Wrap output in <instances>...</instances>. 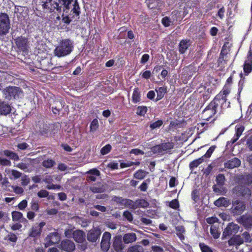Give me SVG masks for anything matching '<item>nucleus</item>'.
<instances>
[{"label":"nucleus","instance_id":"aec40b11","mask_svg":"<svg viewBox=\"0 0 252 252\" xmlns=\"http://www.w3.org/2000/svg\"><path fill=\"white\" fill-rule=\"evenodd\" d=\"M244 242V240L242 238L241 236L236 235L232 237L228 241V244L229 246H235L236 249H239V246Z\"/></svg>","mask_w":252,"mask_h":252},{"label":"nucleus","instance_id":"680f3d73","mask_svg":"<svg viewBox=\"0 0 252 252\" xmlns=\"http://www.w3.org/2000/svg\"><path fill=\"white\" fill-rule=\"evenodd\" d=\"M123 216L129 221H131L133 220L132 215L128 211H125L123 213Z\"/></svg>","mask_w":252,"mask_h":252},{"label":"nucleus","instance_id":"20e7f679","mask_svg":"<svg viewBox=\"0 0 252 252\" xmlns=\"http://www.w3.org/2000/svg\"><path fill=\"white\" fill-rule=\"evenodd\" d=\"M10 28L8 15L5 13H0V37L6 35Z\"/></svg>","mask_w":252,"mask_h":252},{"label":"nucleus","instance_id":"13d9d810","mask_svg":"<svg viewBox=\"0 0 252 252\" xmlns=\"http://www.w3.org/2000/svg\"><path fill=\"white\" fill-rule=\"evenodd\" d=\"M0 164L2 166H10L11 165V162L7 158H0Z\"/></svg>","mask_w":252,"mask_h":252},{"label":"nucleus","instance_id":"72a5a7b5","mask_svg":"<svg viewBox=\"0 0 252 252\" xmlns=\"http://www.w3.org/2000/svg\"><path fill=\"white\" fill-rule=\"evenodd\" d=\"M210 233L214 239H218L219 238L220 234V231L219 230L218 226L212 225L210 228Z\"/></svg>","mask_w":252,"mask_h":252},{"label":"nucleus","instance_id":"c9c22d12","mask_svg":"<svg viewBox=\"0 0 252 252\" xmlns=\"http://www.w3.org/2000/svg\"><path fill=\"white\" fill-rule=\"evenodd\" d=\"M135 209L139 207L145 208L149 205V203L145 200L139 199L134 201Z\"/></svg>","mask_w":252,"mask_h":252},{"label":"nucleus","instance_id":"052dcab7","mask_svg":"<svg viewBox=\"0 0 252 252\" xmlns=\"http://www.w3.org/2000/svg\"><path fill=\"white\" fill-rule=\"evenodd\" d=\"M216 147L215 146H212L211 147H210L209 149L207 150L206 154L204 155H203L204 158H210L212 155V153H213V152L214 151Z\"/></svg>","mask_w":252,"mask_h":252},{"label":"nucleus","instance_id":"2eb2a0df","mask_svg":"<svg viewBox=\"0 0 252 252\" xmlns=\"http://www.w3.org/2000/svg\"><path fill=\"white\" fill-rule=\"evenodd\" d=\"M18 48L23 51L26 52L28 49V39L23 37H19L15 39Z\"/></svg>","mask_w":252,"mask_h":252},{"label":"nucleus","instance_id":"f704fd0d","mask_svg":"<svg viewBox=\"0 0 252 252\" xmlns=\"http://www.w3.org/2000/svg\"><path fill=\"white\" fill-rule=\"evenodd\" d=\"M176 230L177 232V235L181 240H183L185 239L184 234L185 232V229L182 225H178L176 227Z\"/></svg>","mask_w":252,"mask_h":252},{"label":"nucleus","instance_id":"f257e3e1","mask_svg":"<svg viewBox=\"0 0 252 252\" xmlns=\"http://www.w3.org/2000/svg\"><path fill=\"white\" fill-rule=\"evenodd\" d=\"M39 6H41L45 12H52L56 10L63 11L62 21L68 24L80 14V8L77 0H38Z\"/></svg>","mask_w":252,"mask_h":252},{"label":"nucleus","instance_id":"8fccbe9b","mask_svg":"<svg viewBox=\"0 0 252 252\" xmlns=\"http://www.w3.org/2000/svg\"><path fill=\"white\" fill-rule=\"evenodd\" d=\"M112 149V146L110 144H107L104 146L100 150V153L102 155H105L109 153Z\"/></svg>","mask_w":252,"mask_h":252},{"label":"nucleus","instance_id":"5fc2aeb1","mask_svg":"<svg viewBox=\"0 0 252 252\" xmlns=\"http://www.w3.org/2000/svg\"><path fill=\"white\" fill-rule=\"evenodd\" d=\"M125 198H123L122 197L114 196L112 198V201L116 202L117 204H119L120 205L123 206L124 203Z\"/></svg>","mask_w":252,"mask_h":252},{"label":"nucleus","instance_id":"338daca9","mask_svg":"<svg viewBox=\"0 0 252 252\" xmlns=\"http://www.w3.org/2000/svg\"><path fill=\"white\" fill-rule=\"evenodd\" d=\"M218 219L215 216L209 217L206 219V222L209 224H213L218 221Z\"/></svg>","mask_w":252,"mask_h":252},{"label":"nucleus","instance_id":"4be33fe9","mask_svg":"<svg viewBox=\"0 0 252 252\" xmlns=\"http://www.w3.org/2000/svg\"><path fill=\"white\" fill-rule=\"evenodd\" d=\"M100 171L96 169H93L88 172L87 180L89 182H94L96 180V177L99 176Z\"/></svg>","mask_w":252,"mask_h":252},{"label":"nucleus","instance_id":"e2e57ef3","mask_svg":"<svg viewBox=\"0 0 252 252\" xmlns=\"http://www.w3.org/2000/svg\"><path fill=\"white\" fill-rule=\"evenodd\" d=\"M48 191L44 189H41L37 193V196L40 198L46 197L48 196Z\"/></svg>","mask_w":252,"mask_h":252},{"label":"nucleus","instance_id":"dca6fc26","mask_svg":"<svg viewBox=\"0 0 252 252\" xmlns=\"http://www.w3.org/2000/svg\"><path fill=\"white\" fill-rule=\"evenodd\" d=\"M252 70V51L248 52L247 59L244 64V71L245 73L248 74Z\"/></svg>","mask_w":252,"mask_h":252},{"label":"nucleus","instance_id":"bb28decb","mask_svg":"<svg viewBox=\"0 0 252 252\" xmlns=\"http://www.w3.org/2000/svg\"><path fill=\"white\" fill-rule=\"evenodd\" d=\"M64 102L60 100L59 101H56L54 102L53 106H52V110L54 114H58L63 107Z\"/></svg>","mask_w":252,"mask_h":252},{"label":"nucleus","instance_id":"b1692460","mask_svg":"<svg viewBox=\"0 0 252 252\" xmlns=\"http://www.w3.org/2000/svg\"><path fill=\"white\" fill-rule=\"evenodd\" d=\"M5 172L8 175L10 179L16 180L22 176V173L15 169H6Z\"/></svg>","mask_w":252,"mask_h":252},{"label":"nucleus","instance_id":"5701e85b","mask_svg":"<svg viewBox=\"0 0 252 252\" xmlns=\"http://www.w3.org/2000/svg\"><path fill=\"white\" fill-rule=\"evenodd\" d=\"M90 190L94 193H101L104 192L105 188L102 183L98 182L91 186Z\"/></svg>","mask_w":252,"mask_h":252},{"label":"nucleus","instance_id":"37998d69","mask_svg":"<svg viewBox=\"0 0 252 252\" xmlns=\"http://www.w3.org/2000/svg\"><path fill=\"white\" fill-rule=\"evenodd\" d=\"M161 148L162 150V152L165 151L166 150H169L172 149L174 147V144L172 142H167L163 143L160 144Z\"/></svg>","mask_w":252,"mask_h":252},{"label":"nucleus","instance_id":"7c9ffc66","mask_svg":"<svg viewBox=\"0 0 252 252\" xmlns=\"http://www.w3.org/2000/svg\"><path fill=\"white\" fill-rule=\"evenodd\" d=\"M3 155L9 158L10 159L13 160L14 161H18L19 160V157L17 154L10 150H5L3 151Z\"/></svg>","mask_w":252,"mask_h":252},{"label":"nucleus","instance_id":"09e8293b","mask_svg":"<svg viewBox=\"0 0 252 252\" xmlns=\"http://www.w3.org/2000/svg\"><path fill=\"white\" fill-rule=\"evenodd\" d=\"M241 237L244 240V242H245L246 243H250L252 240V239L251 238V236L250 235L249 233H248L247 231L243 232L241 235Z\"/></svg>","mask_w":252,"mask_h":252},{"label":"nucleus","instance_id":"a211bd4d","mask_svg":"<svg viewBox=\"0 0 252 252\" xmlns=\"http://www.w3.org/2000/svg\"><path fill=\"white\" fill-rule=\"evenodd\" d=\"M61 248L66 252H72L75 249V245L73 242L69 240L63 241L60 245Z\"/></svg>","mask_w":252,"mask_h":252},{"label":"nucleus","instance_id":"49530a36","mask_svg":"<svg viewBox=\"0 0 252 252\" xmlns=\"http://www.w3.org/2000/svg\"><path fill=\"white\" fill-rule=\"evenodd\" d=\"M55 163V162L54 160L51 159H48L43 161L42 165L44 167L49 168L53 166Z\"/></svg>","mask_w":252,"mask_h":252},{"label":"nucleus","instance_id":"c03bdc74","mask_svg":"<svg viewBox=\"0 0 252 252\" xmlns=\"http://www.w3.org/2000/svg\"><path fill=\"white\" fill-rule=\"evenodd\" d=\"M146 176V172L142 170H139L134 174L135 178L139 180H142Z\"/></svg>","mask_w":252,"mask_h":252},{"label":"nucleus","instance_id":"4d7b16f0","mask_svg":"<svg viewBox=\"0 0 252 252\" xmlns=\"http://www.w3.org/2000/svg\"><path fill=\"white\" fill-rule=\"evenodd\" d=\"M11 188L13 189L14 192L19 195L22 194L24 192V189L22 188L16 186H12Z\"/></svg>","mask_w":252,"mask_h":252},{"label":"nucleus","instance_id":"ddd939ff","mask_svg":"<svg viewBox=\"0 0 252 252\" xmlns=\"http://www.w3.org/2000/svg\"><path fill=\"white\" fill-rule=\"evenodd\" d=\"M237 222L242 224L245 228H252V216L243 215L237 219Z\"/></svg>","mask_w":252,"mask_h":252},{"label":"nucleus","instance_id":"a878e982","mask_svg":"<svg viewBox=\"0 0 252 252\" xmlns=\"http://www.w3.org/2000/svg\"><path fill=\"white\" fill-rule=\"evenodd\" d=\"M230 204V200L225 197H220L214 202V204L217 207H227Z\"/></svg>","mask_w":252,"mask_h":252},{"label":"nucleus","instance_id":"cd10ccee","mask_svg":"<svg viewBox=\"0 0 252 252\" xmlns=\"http://www.w3.org/2000/svg\"><path fill=\"white\" fill-rule=\"evenodd\" d=\"M136 240V235L134 233H126L123 236V241L125 244L132 243Z\"/></svg>","mask_w":252,"mask_h":252},{"label":"nucleus","instance_id":"69168bd1","mask_svg":"<svg viewBox=\"0 0 252 252\" xmlns=\"http://www.w3.org/2000/svg\"><path fill=\"white\" fill-rule=\"evenodd\" d=\"M27 205V201L26 200H23L19 203L18 207L20 210H23L26 208Z\"/></svg>","mask_w":252,"mask_h":252},{"label":"nucleus","instance_id":"79ce46f5","mask_svg":"<svg viewBox=\"0 0 252 252\" xmlns=\"http://www.w3.org/2000/svg\"><path fill=\"white\" fill-rule=\"evenodd\" d=\"M123 206L132 209H135L134 201L129 199L125 198Z\"/></svg>","mask_w":252,"mask_h":252},{"label":"nucleus","instance_id":"412c9836","mask_svg":"<svg viewBox=\"0 0 252 252\" xmlns=\"http://www.w3.org/2000/svg\"><path fill=\"white\" fill-rule=\"evenodd\" d=\"M113 246L117 252L121 251L124 248L122 238L120 236H116L113 239Z\"/></svg>","mask_w":252,"mask_h":252},{"label":"nucleus","instance_id":"603ef678","mask_svg":"<svg viewBox=\"0 0 252 252\" xmlns=\"http://www.w3.org/2000/svg\"><path fill=\"white\" fill-rule=\"evenodd\" d=\"M127 252H143V248L140 246H134L129 248Z\"/></svg>","mask_w":252,"mask_h":252},{"label":"nucleus","instance_id":"de8ad7c7","mask_svg":"<svg viewBox=\"0 0 252 252\" xmlns=\"http://www.w3.org/2000/svg\"><path fill=\"white\" fill-rule=\"evenodd\" d=\"M98 127V122L96 119H94L90 124V131L92 132L96 131Z\"/></svg>","mask_w":252,"mask_h":252},{"label":"nucleus","instance_id":"9d476101","mask_svg":"<svg viewBox=\"0 0 252 252\" xmlns=\"http://www.w3.org/2000/svg\"><path fill=\"white\" fill-rule=\"evenodd\" d=\"M45 225V222L43 221L33 225L30 231L29 236L34 238L39 237L41 233L42 229Z\"/></svg>","mask_w":252,"mask_h":252},{"label":"nucleus","instance_id":"9b49d317","mask_svg":"<svg viewBox=\"0 0 252 252\" xmlns=\"http://www.w3.org/2000/svg\"><path fill=\"white\" fill-rule=\"evenodd\" d=\"M111 235L108 232L103 233L101 242V248L104 252H107L110 246V239Z\"/></svg>","mask_w":252,"mask_h":252},{"label":"nucleus","instance_id":"4c0bfd02","mask_svg":"<svg viewBox=\"0 0 252 252\" xmlns=\"http://www.w3.org/2000/svg\"><path fill=\"white\" fill-rule=\"evenodd\" d=\"M1 184L3 187V189L8 191H11V190L8 188H11L12 186L10 185V182L7 178H4L2 179Z\"/></svg>","mask_w":252,"mask_h":252},{"label":"nucleus","instance_id":"6ab92c4d","mask_svg":"<svg viewBox=\"0 0 252 252\" xmlns=\"http://www.w3.org/2000/svg\"><path fill=\"white\" fill-rule=\"evenodd\" d=\"M11 106L8 102L0 100V115H6L11 112Z\"/></svg>","mask_w":252,"mask_h":252},{"label":"nucleus","instance_id":"3c124183","mask_svg":"<svg viewBox=\"0 0 252 252\" xmlns=\"http://www.w3.org/2000/svg\"><path fill=\"white\" fill-rule=\"evenodd\" d=\"M163 124V122L161 120H158L156 122L152 123L150 125V127L152 129H154L159 128Z\"/></svg>","mask_w":252,"mask_h":252},{"label":"nucleus","instance_id":"423d86ee","mask_svg":"<svg viewBox=\"0 0 252 252\" xmlns=\"http://www.w3.org/2000/svg\"><path fill=\"white\" fill-rule=\"evenodd\" d=\"M232 192L236 196H248L251 193V190L247 187L243 185H238L232 189Z\"/></svg>","mask_w":252,"mask_h":252},{"label":"nucleus","instance_id":"f8f14e48","mask_svg":"<svg viewBox=\"0 0 252 252\" xmlns=\"http://www.w3.org/2000/svg\"><path fill=\"white\" fill-rule=\"evenodd\" d=\"M214 103L211 102L203 111L202 114L205 119L209 120L216 114L217 108Z\"/></svg>","mask_w":252,"mask_h":252},{"label":"nucleus","instance_id":"2f4dec72","mask_svg":"<svg viewBox=\"0 0 252 252\" xmlns=\"http://www.w3.org/2000/svg\"><path fill=\"white\" fill-rule=\"evenodd\" d=\"M226 99L227 98L222 96L221 94H217L214 100L211 102H214V104H215L216 108H217L219 105H220L221 106Z\"/></svg>","mask_w":252,"mask_h":252},{"label":"nucleus","instance_id":"774afa93","mask_svg":"<svg viewBox=\"0 0 252 252\" xmlns=\"http://www.w3.org/2000/svg\"><path fill=\"white\" fill-rule=\"evenodd\" d=\"M246 145L250 150L252 151V135L247 138Z\"/></svg>","mask_w":252,"mask_h":252},{"label":"nucleus","instance_id":"0e129e2a","mask_svg":"<svg viewBox=\"0 0 252 252\" xmlns=\"http://www.w3.org/2000/svg\"><path fill=\"white\" fill-rule=\"evenodd\" d=\"M30 178L28 177V176L24 175L22 176L21 178V184L22 186H27L30 182Z\"/></svg>","mask_w":252,"mask_h":252},{"label":"nucleus","instance_id":"f3484780","mask_svg":"<svg viewBox=\"0 0 252 252\" xmlns=\"http://www.w3.org/2000/svg\"><path fill=\"white\" fill-rule=\"evenodd\" d=\"M241 164V161L237 158H233L224 162L225 168L233 169L239 167Z\"/></svg>","mask_w":252,"mask_h":252},{"label":"nucleus","instance_id":"f03ea898","mask_svg":"<svg viewBox=\"0 0 252 252\" xmlns=\"http://www.w3.org/2000/svg\"><path fill=\"white\" fill-rule=\"evenodd\" d=\"M73 42L69 39L62 40L56 47L54 53L59 58L63 57L69 55L73 49Z\"/></svg>","mask_w":252,"mask_h":252},{"label":"nucleus","instance_id":"58836bf2","mask_svg":"<svg viewBox=\"0 0 252 252\" xmlns=\"http://www.w3.org/2000/svg\"><path fill=\"white\" fill-rule=\"evenodd\" d=\"M39 201L37 198H33L32 199L31 204V208L32 210L37 211L39 209Z\"/></svg>","mask_w":252,"mask_h":252},{"label":"nucleus","instance_id":"393cba45","mask_svg":"<svg viewBox=\"0 0 252 252\" xmlns=\"http://www.w3.org/2000/svg\"><path fill=\"white\" fill-rule=\"evenodd\" d=\"M85 233L81 230H76L73 232V238L78 243H82L85 240Z\"/></svg>","mask_w":252,"mask_h":252},{"label":"nucleus","instance_id":"c85d7f7f","mask_svg":"<svg viewBox=\"0 0 252 252\" xmlns=\"http://www.w3.org/2000/svg\"><path fill=\"white\" fill-rule=\"evenodd\" d=\"M190 45V41L189 40H182L179 43V52L181 54H184L189 47Z\"/></svg>","mask_w":252,"mask_h":252},{"label":"nucleus","instance_id":"1a4fd4ad","mask_svg":"<svg viewBox=\"0 0 252 252\" xmlns=\"http://www.w3.org/2000/svg\"><path fill=\"white\" fill-rule=\"evenodd\" d=\"M239 230V226L238 224L233 222L229 223L223 232V236L226 237L235 235L238 232Z\"/></svg>","mask_w":252,"mask_h":252},{"label":"nucleus","instance_id":"6e6d98bb","mask_svg":"<svg viewBox=\"0 0 252 252\" xmlns=\"http://www.w3.org/2000/svg\"><path fill=\"white\" fill-rule=\"evenodd\" d=\"M199 247L202 252H213L211 248L204 243H200Z\"/></svg>","mask_w":252,"mask_h":252},{"label":"nucleus","instance_id":"4468645a","mask_svg":"<svg viewBox=\"0 0 252 252\" xmlns=\"http://www.w3.org/2000/svg\"><path fill=\"white\" fill-rule=\"evenodd\" d=\"M35 159L27 158L25 159V162H20L16 164V166L26 172H30L32 169H30L29 166L33 163Z\"/></svg>","mask_w":252,"mask_h":252},{"label":"nucleus","instance_id":"39448f33","mask_svg":"<svg viewBox=\"0 0 252 252\" xmlns=\"http://www.w3.org/2000/svg\"><path fill=\"white\" fill-rule=\"evenodd\" d=\"M245 209L246 206L244 202L239 200H235L232 202L231 212L234 216L239 215L243 213Z\"/></svg>","mask_w":252,"mask_h":252},{"label":"nucleus","instance_id":"bf43d9fd","mask_svg":"<svg viewBox=\"0 0 252 252\" xmlns=\"http://www.w3.org/2000/svg\"><path fill=\"white\" fill-rule=\"evenodd\" d=\"M17 147L18 148V149L21 150H25L26 149H30V145L25 142L18 144Z\"/></svg>","mask_w":252,"mask_h":252},{"label":"nucleus","instance_id":"a19ab883","mask_svg":"<svg viewBox=\"0 0 252 252\" xmlns=\"http://www.w3.org/2000/svg\"><path fill=\"white\" fill-rule=\"evenodd\" d=\"M225 178L223 174H219L216 177V182L218 185L222 186L224 184Z\"/></svg>","mask_w":252,"mask_h":252},{"label":"nucleus","instance_id":"c756f323","mask_svg":"<svg viewBox=\"0 0 252 252\" xmlns=\"http://www.w3.org/2000/svg\"><path fill=\"white\" fill-rule=\"evenodd\" d=\"M141 100V92L138 88H136L134 89L132 94V102L136 104L139 102Z\"/></svg>","mask_w":252,"mask_h":252},{"label":"nucleus","instance_id":"a18cd8bd","mask_svg":"<svg viewBox=\"0 0 252 252\" xmlns=\"http://www.w3.org/2000/svg\"><path fill=\"white\" fill-rule=\"evenodd\" d=\"M147 111V108L144 106H139L137 108L136 113L139 116H144Z\"/></svg>","mask_w":252,"mask_h":252},{"label":"nucleus","instance_id":"473e14b6","mask_svg":"<svg viewBox=\"0 0 252 252\" xmlns=\"http://www.w3.org/2000/svg\"><path fill=\"white\" fill-rule=\"evenodd\" d=\"M156 91L157 93V97L155 100L156 102L160 100L164 95V94L166 92V88L161 87L156 89Z\"/></svg>","mask_w":252,"mask_h":252},{"label":"nucleus","instance_id":"0eeeda50","mask_svg":"<svg viewBox=\"0 0 252 252\" xmlns=\"http://www.w3.org/2000/svg\"><path fill=\"white\" fill-rule=\"evenodd\" d=\"M60 241V236L57 232L49 233L45 239V246L47 248L51 245L57 244Z\"/></svg>","mask_w":252,"mask_h":252},{"label":"nucleus","instance_id":"864d4df0","mask_svg":"<svg viewBox=\"0 0 252 252\" xmlns=\"http://www.w3.org/2000/svg\"><path fill=\"white\" fill-rule=\"evenodd\" d=\"M169 206L174 209H177L179 207V203L177 199H173L168 202Z\"/></svg>","mask_w":252,"mask_h":252},{"label":"nucleus","instance_id":"7ed1b4c3","mask_svg":"<svg viewBox=\"0 0 252 252\" xmlns=\"http://www.w3.org/2000/svg\"><path fill=\"white\" fill-rule=\"evenodd\" d=\"M3 95L9 100L18 99L24 96V92L21 88L16 86H8L2 90Z\"/></svg>","mask_w":252,"mask_h":252},{"label":"nucleus","instance_id":"ea45409f","mask_svg":"<svg viewBox=\"0 0 252 252\" xmlns=\"http://www.w3.org/2000/svg\"><path fill=\"white\" fill-rule=\"evenodd\" d=\"M12 220L15 221H20L23 218L22 213L18 211H14L12 213Z\"/></svg>","mask_w":252,"mask_h":252},{"label":"nucleus","instance_id":"6e6552de","mask_svg":"<svg viewBox=\"0 0 252 252\" xmlns=\"http://www.w3.org/2000/svg\"><path fill=\"white\" fill-rule=\"evenodd\" d=\"M101 233L100 228L94 227L90 230L87 233V240L91 242H96L99 239Z\"/></svg>","mask_w":252,"mask_h":252},{"label":"nucleus","instance_id":"e433bc0d","mask_svg":"<svg viewBox=\"0 0 252 252\" xmlns=\"http://www.w3.org/2000/svg\"><path fill=\"white\" fill-rule=\"evenodd\" d=\"M17 236L12 232H9L5 237V240L13 243L14 244L17 241Z\"/></svg>","mask_w":252,"mask_h":252}]
</instances>
